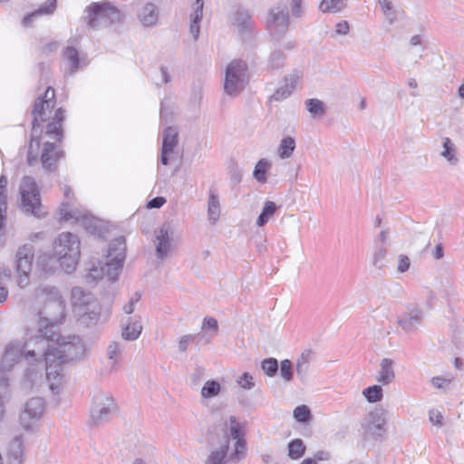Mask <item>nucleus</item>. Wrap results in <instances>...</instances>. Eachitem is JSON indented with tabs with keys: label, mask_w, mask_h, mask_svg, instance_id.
Here are the masks:
<instances>
[{
	"label": "nucleus",
	"mask_w": 464,
	"mask_h": 464,
	"mask_svg": "<svg viewBox=\"0 0 464 464\" xmlns=\"http://www.w3.org/2000/svg\"><path fill=\"white\" fill-rule=\"evenodd\" d=\"M38 298L44 300L39 312L40 319L36 334L25 341L24 353H44L48 342L56 341L59 324L64 320L65 304L59 290L51 285H40L35 290Z\"/></svg>",
	"instance_id": "1"
},
{
	"label": "nucleus",
	"mask_w": 464,
	"mask_h": 464,
	"mask_svg": "<svg viewBox=\"0 0 464 464\" xmlns=\"http://www.w3.org/2000/svg\"><path fill=\"white\" fill-rule=\"evenodd\" d=\"M56 341L48 342V346L44 353H25L27 358L38 356L45 362L46 378L50 382V389L54 391L58 383L52 382L62 379L60 374L61 366L63 363L82 360L85 356L86 348L82 339L78 336L62 337L60 332L55 337Z\"/></svg>",
	"instance_id": "2"
},
{
	"label": "nucleus",
	"mask_w": 464,
	"mask_h": 464,
	"mask_svg": "<svg viewBox=\"0 0 464 464\" xmlns=\"http://www.w3.org/2000/svg\"><path fill=\"white\" fill-rule=\"evenodd\" d=\"M54 90L52 87H48L43 97H38L34 102L32 114L33 129L31 135V142L27 153V162L30 166L37 162V153L34 151V142H35L36 150L40 145L39 134L41 133L40 123L44 122L48 120H52L46 126V134L54 135L58 140H61L63 137L62 123L64 119V111L62 108L57 109L54 111V115L51 117L53 109L55 105L54 100Z\"/></svg>",
	"instance_id": "3"
},
{
	"label": "nucleus",
	"mask_w": 464,
	"mask_h": 464,
	"mask_svg": "<svg viewBox=\"0 0 464 464\" xmlns=\"http://www.w3.org/2000/svg\"><path fill=\"white\" fill-rule=\"evenodd\" d=\"M71 300L73 313L80 324L89 327L96 325L102 315V306L96 297L81 286L72 289Z\"/></svg>",
	"instance_id": "4"
},
{
	"label": "nucleus",
	"mask_w": 464,
	"mask_h": 464,
	"mask_svg": "<svg viewBox=\"0 0 464 464\" xmlns=\"http://www.w3.org/2000/svg\"><path fill=\"white\" fill-rule=\"evenodd\" d=\"M125 15L111 2H92L84 10L83 19L92 28L118 26L124 21Z\"/></svg>",
	"instance_id": "5"
},
{
	"label": "nucleus",
	"mask_w": 464,
	"mask_h": 464,
	"mask_svg": "<svg viewBox=\"0 0 464 464\" xmlns=\"http://www.w3.org/2000/svg\"><path fill=\"white\" fill-rule=\"evenodd\" d=\"M53 251L61 266L66 273H71L75 269L80 258V240L72 233L63 232L53 242Z\"/></svg>",
	"instance_id": "6"
},
{
	"label": "nucleus",
	"mask_w": 464,
	"mask_h": 464,
	"mask_svg": "<svg viewBox=\"0 0 464 464\" xmlns=\"http://www.w3.org/2000/svg\"><path fill=\"white\" fill-rule=\"evenodd\" d=\"M20 208L36 218L44 217L46 212L41 203L40 190L35 179L31 176L23 177L20 186Z\"/></svg>",
	"instance_id": "7"
},
{
	"label": "nucleus",
	"mask_w": 464,
	"mask_h": 464,
	"mask_svg": "<svg viewBox=\"0 0 464 464\" xmlns=\"http://www.w3.org/2000/svg\"><path fill=\"white\" fill-rule=\"evenodd\" d=\"M249 82L247 64L242 60H233L226 67L224 92L236 97L241 93Z\"/></svg>",
	"instance_id": "8"
},
{
	"label": "nucleus",
	"mask_w": 464,
	"mask_h": 464,
	"mask_svg": "<svg viewBox=\"0 0 464 464\" xmlns=\"http://www.w3.org/2000/svg\"><path fill=\"white\" fill-rule=\"evenodd\" d=\"M34 258V247L31 243L18 247L14 256V267L17 274L16 283L20 288L29 285Z\"/></svg>",
	"instance_id": "9"
},
{
	"label": "nucleus",
	"mask_w": 464,
	"mask_h": 464,
	"mask_svg": "<svg viewBox=\"0 0 464 464\" xmlns=\"http://www.w3.org/2000/svg\"><path fill=\"white\" fill-rule=\"evenodd\" d=\"M126 254V241L123 237H119L109 245L106 267L107 277L114 282L120 275Z\"/></svg>",
	"instance_id": "10"
},
{
	"label": "nucleus",
	"mask_w": 464,
	"mask_h": 464,
	"mask_svg": "<svg viewBox=\"0 0 464 464\" xmlns=\"http://www.w3.org/2000/svg\"><path fill=\"white\" fill-rule=\"evenodd\" d=\"M117 411V405L111 395L105 392L94 394L91 408V420L95 425H101L109 420Z\"/></svg>",
	"instance_id": "11"
},
{
	"label": "nucleus",
	"mask_w": 464,
	"mask_h": 464,
	"mask_svg": "<svg viewBox=\"0 0 464 464\" xmlns=\"http://www.w3.org/2000/svg\"><path fill=\"white\" fill-rule=\"evenodd\" d=\"M386 413L387 411L384 409L375 408L365 416L362 422L365 437H370L373 440L384 438L387 432Z\"/></svg>",
	"instance_id": "12"
},
{
	"label": "nucleus",
	"mask_w": 464,
	"mask_h": 464,
	"mask_svg": "<svg viewBox=\"0 0 464 464\" xmlns=\"http://www.w3.org/2000/svg\"><path fill=\"white\" fill-rule=\"evenodd\" d=\"M45 409V403L41 397H33L26 401L19 415L20 424L25 430H30L41 420Z\"/></svg>",
	"instance_id": "13"
},
{
	"label": "nucleus",
	"mask_w": 464,
	"mask_h": 464,
	"mask_svg": "<svg viewBox=\"0 0 464 464\" xmlns=\"http://www.w3.org/2000/svg\"><path fill=\"white\" fill-rule=\"evenodd\" d=\"M25 343L23 346L20 345L19 343H10L5 350L3 359L1 362V369L4 371L11 370L12 366L19 360L21 355H24V358L31 363L33 362H41L42 358L38 356L27 358L24 353Z\"/></svg>",
	"instance_id": "14"
},
{
	"label": "nucleus",
	"mask_w": 464,
	"mask_h": 464,
	"mask_svg": "<svg viewBox=\"0 0 464 464\" xmlns=\"http://www.w3.org/2000/svg\"><path fill=\"white\" fill-rule=\"evenodd\" d=\"M174 237V227L170 223H164L159 228L156 235V255L158 258L164 259L171 248Z\"/></svg>",
	"instance_id": "15"
},
{
	"label": "nucleus",
	"mask_w": 464,
	"mask_h": 464,
	"mask_svg": "<svg viewBox=\"0 0 464 464\" xmlns=\"http://www.w3.org/2000/svg\"><path fill=\"white\" fill-rule=\"evenodd\" d=\"M303 75L301 70H293L289 74L284 77V84L276 90L271 98L278 102L289 97L296 88L297 83L303 78Z\"/></svg>",
	"instance_id": "16"
},
{
	"label": "nucleus",
	"mask_w": 464,
	"mask_h": 464,
	"mask_svg": "<svg viewBox=\"0 0 464 464\" xmlns=\"http://www.w3.org/2000/svg\"><path fill=\"white\" fill-rule=\"evenodd\" d=\"M63 157V151L58 150L55 143L46 141L41 154V163L44 169L52 172L56 169L57 162Z\"/></svg>",
	"instance_id": "17"
},
{
	"label": "nucleus",
	"mask_w": 464,
	"mask_h": 464,
	"mask_svg": "<svg viewBox=\"0 0 464 464\" xmlns=\"http://www.w3.org/2000/svg\"><path fill=\"white\" fill-rule=\"evenodd\" d=\"M61 218L66 221L75 220L81 223L86 229L92 230L95 228L94 219L84 214H82L77 209H69L68 203H62L60 208Z\"/></svg>",
	"instance_id": "18"
},
{
	"label": "nucleus",
	"mask_w": 464,
	"mask_h": 464,
	"mask_svg": "<svg viewBox=\"0 0 464 464\" xmlns=\"http://www.w3.org/2000/svg\"><path fill=\"white\" fill-rule=\"evenodd\" d=\"M57 7V0H47L31 14H26L22 21L24 27H30L34 23L44 15H51Z\"/></svg>",
	"instance_id": "19"
},
{
	"label": "nucleus",
	"mask_w": 464,
	"mask_h": 464,
	"mask_svg": "<svg viewBox=\"0 0 464 464\" xmlns=\"http://www.w3.org/2000/svg\"><path fill=\"white\" fill-rule=\"evenodd\" d=\"M229 23L238 29H251L256 26L250 12L241 6H237L229 16Z\"/></svg>",
	"instance_id": "20"
},
{
	"label": "nucleus",
	"mask_w": 464,
	"mask_h": 464,
	"mask_svg": "<svg viewBox=\"0 0 464 464\" xmlns=\"http://www.w3.org/2000/svg\"><path fill=\"white\" fill-rule=\"evenodd\" d=\"M423 319V312L419 308H414L399 319L398 324L406 333H414Z\"/></svg>",
	"instance_id": "21"
},
{
	"label": "nucleus",
	"mask_w": 464,
	"mask_h": 464,
	"mask_svg": "<svg viewBox=\"0 0 464 464\" xmlns=\"http://www.w3.org/2000/svg\"><path fill=\"white\" fill-rule=\"evenodd\" d=\"M266 24L269 27H287L289 23L286 9L280 6L272 8L267 14Z\"/></svg>",
	"instance_id": "22"
},
{
	"label": "nucleus",
	"mask_w": 464,
	"mask_h": 464,
	"mask_svg": "<svg viewBox=\"0 0 464 464\" xmlns=\"http://www.w3.org/2000/svg\"><path fill=\"white\" fill-rule=\"evenodd\" d=\"M138 16L144 26H153L159 19V9L153 3H147L140 9Z\"/></svg>",
	"instance_id": "23"
},
{
	"label": "nucleus",
	"mask_w": 464,
	"mask_h": 464,
	"mask_svg": "<svg viewBox=\"0 0 464 464\" xmlns=\"http://www.w3.org/2000/svg\"><path fill=\"white\" fill-rule=\"evenodd\" d=\"M394 362L390 358H384L380 364V371L376 377L378 382L387 385L393 382L395 379V372L393 369Z\"/></svg>",
	"instance_id": "24"
},
{
	"label": "nucleus",
	"mask_w": 464,
	"mask_h": 464,
	"mask_svg": "<svg viewBox=\"0 0 464 464\" xmlns=\"http://www.w3.org/2000/svg\"><path fill=\"white\" fill-rule=\"evenodd\" d=\"M9 464H22L24 461V442L20 436L14 437L8 448Z\"/></svg>",
	"instance_id": "25"
},
{
	"label": "nucleus",
	"mask_w": 464,
	"mask_h": 464,
	"mask_svg": "<svg viewBox=\"0 0 464 464\" xmlns=\"http://www.w3.org/2000/svg\"><path fill=\"white\" fill-rule=\"evenodd\" d=\"M312 354L313 352L311 350H305L296 361V373L303 383L307 379Z\"/></svg>",
	"instance_id": "26"
},
{
	"label": "nucleus",
	"mask_w": 464,
	"mask_h": 464,
	"mask_svg": "<svg viewBox=\"0 0 464 464\" xmlns=\"http://www.w3.org/2000/svg\"><path fill=\"white\" fill-rule=\"evenodd\" d=\"M179 132L175 127H167L163 131V140L161 150L169 152L174 151V149L178 145Z\"/></svg>",
	"instance_id": "27"
},
{
	"label": "nucleus",
	"mask_w": 464,
	"mask_h": 464,
	"mask_svg": "<svg viewBox=\"0 0 464 464\" xmlns=\"http://www.w3.org/2000/svg\"><path fill=\"white\" fill-rule=\"evenodd\" d=\"M141 331L142 324L140 318H133V321H130L127 325L123 327L121 336L124 340L134 341L139 338Z\"/></svg>",
	"instance_id": "28"
},
{
	"label": "nucleus",
	"mask_w": 464,
	"mask_h": 464,
	"mask_svg": "<svg viewBox=\"0 0 464 464\" xmlns=\"http://www.w3.org/2000/svg\"><path fill=\"white\" fill-rule=\"evenodd\" d=\"M443 150L440 155L452 166L459 163V158L457 157V149L453 141L446 137L442 141Z\"/></svg>",
	"instance_id": "29"
},
{
	"label": "nucleus",
	"mask_w": 464,
	"mask_h": 464,
	"mask_svg": "<svg viewBox=\"0 0 464 464\" xmlns=\"http://www.w3.org/2000/svg\"><path fill=\"white\" fill-rule=\"evenodd\" d=\"M63 56L70 63V74H73L81 67V63L86 65L83 59H80L78 51L72 46L66 47L63 52Z\"/></svg>",
	"instance_id": "30"
},
{
	"label": "nucleus",
	"mask_w": 464,
	"mask_h": 464,
	"mask_svg": "<svg viewBox=\"0 0 464 464\" xmlns=\"http://www.w3.org/2000/svg\"><path fill=\"white\" fill-rule=\"evenodd\" d=\"M204 0H194L193 12L190 14L189 29H200V22L203 18Z\"/></svg>",
	"instance_id": "31"
},
{
	"label": "nucleus",
	"mask_w": 464,
	"mask_h": 464,
	"mask_svg": "<svg viewBox=\"0 0 464 464\" xmlns=\"http://www.w3.org/2000/svg\"><path fill=\"white\" fill-rule=\"evenodd\" d=\"M347 5V0H322L319 9L323 13H339Z\"/></svg>",
	"instance_id": "32"
},
{
	"label": "nucleus",
	"mask_w": 464,
	"mask_h": 464,
	"mask_svg": "<svg viewBox=\"0 0 464 464\" xmlns=\"http://www.w3.org/2000/svg\"><path fill=\"white\" fill-rule=\"evenodd\" d=\"M305 107L308 112L314 117H322L325 113V107L322 101L312 98L305 101Z\"/></svg>",
	"instance_id": "33"
},
{
	"label": "nucleus",
	"mask_w": 464,
	"mask_h": 464,
	"mask_svg": "<svg viewBox=\"0 0 464 464\" xmlns=\"http://www.w3.org/2000/svg\"><path fill=\"white\" fill-rule=\"evenodd\" d=\"M277 207L273 201H266L260 215L257 218L256 225L258 227L265 226L269 218L275 214Z\"/></svg>",
	"instance_id": "34"
},
{
	"label": "nucleus",
	"mask_w": 464,
	"mask_h": 464,
	"mask_svg": "<svg viewBox=\"0 0 464 464\" xmlns=\"http://www.w3.org/2000/svg\"><path fill=\"white\" fill-rule=\"evenodd\" d=\"M295 149V140L292 137L284 138L278 148V154L281 159H288L293 155Z\"/></svg>",
	"instance_id": "35"
},
{
	"label": "nucleus",
	"mask_w": 464,
	"mask_h": 464,
	"mask_svg": "<svg viewBox=\"0 0 464 464\" xmlns=\"http://www.w3.org/2000/svg\"><path fill=\"white\" fill-rule=\"evenodd\" d=\"M305 445L301 439H295L288 444V456L293 459H298L305 452Z\"/></svg>",
	"instance_id": "36"
},
{
	"label": "nucleus",
	"mask_w": 464,
	"mask_h": 464,
	"mask_svg": "<svg viewBox=\"0 0 464 464\" xmlns=\"http://www.w3.org/2000/svg\"><path fill=\"white\" fill-rule=\"evenodd\" d=\"M208 214L211 223H215L220 216L219 200L218 197L215 194L209 195Z\"/></svg>",
	"instance_id": "37"
},
{
	"label": "nucleus",
	"mask_w": 464,
	"mask_h": 464,
	"mask_svg": "<svg viewBox=\"0 0 464 464\" xmlns=\"http://www.w3.org/2000/svg\"><path fill=\"white\" fill-rule=\"evenodd\" d=\"M123 351V346L121 343L113 341L111 342L107 348V356L111 362V366H114L121 359Z\"/></svg>",
	"instance_id": "38"
},
{
	"label": "nucleus",
	"mask_w": 464,
	"mask_h": 464,
	"mask_svg": "<svg viewBox=\"0 0 464 464\" xmlns=\"http://www.w3.org/2000/svg\"><path fill=\"white\" fill-rule=\"evenodd\" d=\"M228 443L229 439L226 437L224 446L220 447L218 450L212 451L208 458L206 464H222L228 449Z\"/></svg>",
	"instance_id": "39"
},
{
	"label": "nucleus",
	"mask_w": 464,
	"mask_h": 464,
	"mask_svg": "<svg viewBox=\"0 0 464 464\" xmlns=\"http://www.w3.org/2000/svg\"><path fill=\"white\" fill-rule=\"evenodd\" d=\"M270 167H271V163L267 160H266V159L260 160L255 167V169L253 172L254 178L258 182L265 183L266 181V173L270 169Z\"/></svg>",
	"instance_id": "40"
},
{
	"label": "nucleus",
	"mask_w": 464,
	"mask_h": 464,
	"mask_svg": "<svg viewBox=\"0 0 464 464\" xmlns=\"http://www.w3.org/2000/svg\"><path fill=\"white\" fill-rule=\"evenodd\" d=\"M285 63V53L280 51H275L270 54L267 60V67L269 70H279L284 67Z\"/></svg>",
	"instance_id": "41"
},
{
	"label": "nucleus",
	"mask_w": 464,
	"mask_h": 464,
	"mask_svg": "<svg viewBox=\"0 0 464 464\" xmlns=\"http://www.w3.org/2000/svg\"><path fill=\"white\" fill-rule=\"evenodd\" d=\"M363 396L371 402H378L382 399V388L380 385H372L362 391Z\"/></svg>",
	"instance_id": "42"
},
{
	"label": "nucleus",
	"mask_w": 464,
	"mask_h": 464,
	"mask_svg": "<svg viewBox=\"0 0 464 464\" xmlns=\"http://www.w3.org/2000/svg\"><path fill=\"white\" fill-rule=\"evenodd\" d=\"M88 273L86 275L87 281H95L97 279L102 278L104 276H107V267L106 262L102 265V263H98V266H92L88 269Z\"/></svg>",
	"instance_id": "43"
},
{
	"label": "nucleus",
	"mask_w": 464,
	"mask_h": 464,
	"mask_svg": "<svg viewBox=\"0 0 464 464\" xmlns=\"http://www.w3.org/2000/svg\"><path fill=\"white\" fill-rule=\"evenodd\" d=\"M220 392V384L217 381H208L201 389L203 398H211L217 396Z\"/></svg>",
	"instance_id": "44"
},
{
	"label": "nucleus",
	"mask_w": 464,
	"mask_h": 464,
	"mask_svg": "<svg viewBox=\"0 0 464 464\" xmlns=\"http://www.w3.org/2000/svg\"><path fill=\"white\" fill-rule=\"evenodd\" d=\"M261 368L267 376L274 377L279 369L278 362L276 358L264 359L261 362Z\"/></svg>",
	"instance_id": "45"
},
{
	"label": "nucleus",
	"mask_w": 464,
	"mask_h": 464,
	"mask_svg": "<svg viewBox=\"0 0 464 464\" xmlns=\"http://www.w3.org/2000/svg\"><path fill=\"white\" fill-rule=\"evenodd\" d=\"M294 418L298 422H302V423L308 422L312 418L311 411H310L309 407L306 405L297 406L294 410Z\"/></svg>",
	"instance_id": "46"
},
{
	"label": "nucleus",
	"mask_w": 464,
	"mask_h": 464,
	"mask_svg": "<svg viewBox=\"0 0 464 464\" xmlns=\"http://www.w3.org/2000/svg\"><path fill=\"white\" fill-rule=\"evenodd\" d=\"M280 374L282 378L289 382L293 380L294 372L292 362L288 359L283 360L280 363Z\"/></svg>",
	"instance_id": "47"
},
{
	"label": "nucleus",
	"mask_w": 464,
	"mask_h": 464,
	"mask_svg": "<svg viewBox=\"0 0 464 464\" xmlns=\"http://www.w3.org/2000/svg\"><path fill=\"white\" fill-rule=\"evenodd\" d=\"M271 36L273 40H275L279 44V46L289 50L295 47V43L293 41L284 42L286 36L285 31H273Z\"/></svg>",
	"instance_id": "48"
},
{
	"label": "nucleus",
	"mask_w": 464,
	"mask_h": 464,
	"mask_svg": "<svg viewBox=\"0 0 464 464\" xmlns=\"http://www.w3.org/2000/svg\"><path fill=\"white\" fill-rule=\"evenodd\" d=\"M386 254H387V250L386 248L381 246L379 248H377L373 254V258H372V266L377 267V268H382L383 266V260L386 256Z\"/></svg>",
	"instance_id": "49"
},
{
	"label": "nucleus",
	"mask_w": 464,
	"mask_h": 464,
	"mask_svg": "<svg viewBox=\"0 0 464 464\" xmlns=\"http://www.w3.org/2000/svg\"><path fill=\"white\" fill-rule=\"evenodd\" d=\"M237 382L245 390H251L255 386L253 376L248 372L243 373Z\"/></svg>",
	"instance_id": "50"
},
{
	"label": "nucleus",
	"mask_w": 464,
	"mask_h": 464,
	"mask_svg": "<svg viewBox=\"0 0 464 464\" xmlns=\"http://www.w3.org/2000/svg\"><path fill=\"white\" fill-rule=\"evenodd\" d=\"M199 336V334H185L182 335L179 341V350L181 353H185L188 349V346L193 343L197 337Z\"/></svg>",
	"instance_id": "51"
},
{
	"label": "nucleus",
	"mask_w": 464,
	"mask_h": 464,
	"mask_svg": "<svg viewBox=\"0 0 464 464\" xmlns=\"http://www.w3.org/2000/svg\"><path fill=\"white\" fill-rule=\"evenodd\" d=\"M229 432L234 440L241 438V429L235 416L229 418Z\"/></svg>",
	"instance_id": "52"
},
{
	"label": "nucleus",
	"mask_w": 464,
	"mask_h": 464,
	"mask_svg": "<svg viewBox=\"0 0 464 464\" xmlns=\"http://www.w3.org/2000/svg\"><path fill=\"white\" fill-rule=\"evenodd\" d=\"M236 440L237 441L235 443V452L233 453V457L240 459L245 454L246 441L242 438Z\"/></svg>",
	"instance_id": "53"
},
{
	"label": "nucleus",
	"mask_w": 464,
	"mask_h": 464,
	"mask_svg": "<svg viewBox=\"0 0 464 464\" xmlns=\"http://www.w3.org/2000/svg\"><path fill=\"white\" fill-rule=\"evenodd\" d=\"M205 375V369L201 366H197L194 372L191 374V383L194 386H198Z\"/></svg>",
	"instance_id": "54"
},
{
	"label": "nucleus",
	"mask_w": 464,
	"mask_h": 464,
	"mask_svg": "<svg viewBox=\"0 0 464 464\" xmlns=\"http://www.w3.org/2000/svg\"><path fill=\"white\" fill-rule=\"evenodd\" d=\"M202 330H211L217 333L218 330V321L213 317H205L202 323Z\"/></svg>",
	"instance_id": "55"
},
{
	"label": "nucleus",
	"mask_w": 464,
	"mask_h": 464,
	"mask_svg": "<svg viewBox=\"0 0 464 464\" xmlns=\"http://www.w3.org/2000/svg\"><path fill=\"white\" fill-rule=\"evenodd\" d=\"M411 262L407 256L405 255H400L399 256V261H398V266L397 271L399 273H404L406 272L410 267Z\"/></svg>",
	"instance_id": "56"
},
{
	"label": "nucleus",
	"mask_w": 464,
	"mask_h": 464,
	"mask_svg": "<svg viewBox=\"0 0 464 464\" xmlns=\"http://www.w3.org/2000/svg\"><path fill=\"white\" fill-rule=\"evenodd\" d=\"M348 32L349 31H332L329 37L340 44H344L347 42L346 36Z\"/></svg>",
	"instance_id": "57"
},
{
	"label": "nucleus",
	"mask_w": 464,
	"mask_h": 464,
	"mask_svg": "<svg viewBox=\"0 0 464 464\" xmlns=\"http://www.w3.org/2000/svg\"><path fill=\"white\" fill-rule=\"evenodd\" d=\"M430 421L436 426H442V415L439 411L431 410L429 413Z\"/></svg>",
	"instance_id": "58"
},
{
	"label": "nucleus",
	"mask_w": 464,
	"mask_h": 464,
	"mask_svg": "<svg viewBox=\"0 0 464 464\" xmlns=\"http://www.w3.org/2000/svg\"><path fill=\"white\" fill-rule=\"evenodd\" d=\"M431 382L433 386L437 389H445L446 387L449 386L450 380L441 377H433L431 379Z\"/></svg>",
	"instance_id": "59"
},
{
	"label": "nucleus",
	"mask_w": 464,
	"mask_h": 464,
	"mask_svg": "<svg viewBox=\"0 0 464 464\" xmlns=\"http://www.w3.org/2000/svg\"><path fill=\"white\" fill-rule=\"evenodd\" d=\"M230 179L234 184H238L242 179V172L237 167L234 166L230 169Z\"/></svg>",
	"instance_id": "60"
},
{
	"label": "nucleus",
	"mask_w": 464,
	"mask_h": 464,
	"mask_svg": "<svg viewBox=\"0 0 464 464\" xmlns=\"http://www.w3.org/2000/svg\"><path fill=\"white\" fill-rule=\"evenodd\" d=\"M166 199L163 197H156L150 200L147 204V208H160L164 205Z\"/></svg>",
	"instance_id": "61"
},
{
	"label": "nucleus",
	"mask_w": 464,
	"mask_h": 464,
	"mask_svg": "<svg viewBox=\"0 0 464 464\" xmlns=\"http://www.w3.org/2000/svg\"><path fill=\"white\" fill-rule=\"evenodd\" d=\"M7 186V179L5 175L0 176V202H5V188Z\"/></svg>",
	"instance_id": "62"
},
{
	"label": "nucleus",
	"mask_w": 464,
	"mask_h": 464,
	"mask_svg": "<svg viewBox=\"0 0 464 464\" xmlns=\"http://www.w3.org/2000/svg\"><path fill=\"white\" fill-rule=\"evenodd\" d=\"M314 459L316 462L329 460L331 459V453L327 450H318L314 453Z\"/></svg>",
	"instance_id": "63"
},
{
	"label": "nucleus",
	"mask_w": 464,
	"mask_h": 464,
	"mask_svg": "<svg viewBox=\"0 0 464 464\" xmlns=\"http://www.w3.org/2000/svg\"><path fill=\"white\" fill-rule=\"evenodd\" d=\"M383 14L389 23L392 24L397 20L399 13L393 8L391 11L383 12Z\"/></svg>",
	"instance_id": "64"
}]
</instances>
